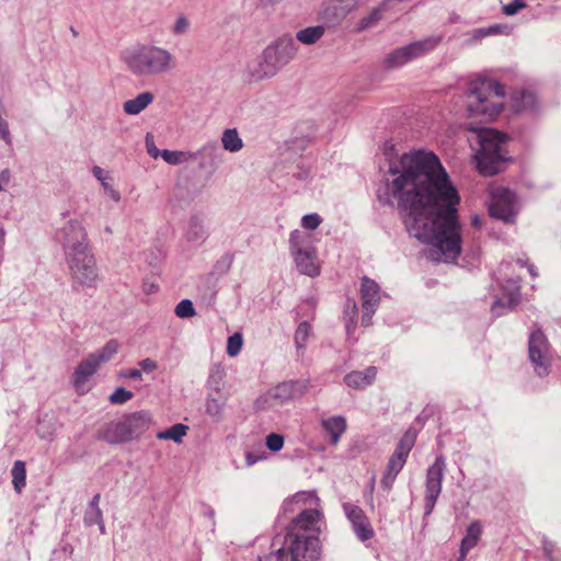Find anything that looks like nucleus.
Returning <instances> with one entry per match:
<instances>
[{
	"label": "nucleus",
	"instance_id": "f257e3e1",
	"mask_svg": "<svg viewBox=\"0 0 561 561\" xmlns=\"http://www.w3.org/2000/svg\"><path fill=\"white\" fill-rule=\"evenodd\" d=\"M386 205L397 204L410 236L433 248L430 256L456 261L461 253L460 197L439 158L432 151L413 150L389 164Z\"/></svg>",
	"mask_w": 561,
	"mask_h": 561
},
{
	"label": "nucleus",
	"instance_id": "f03ea898",
	"mask_svg": "<svg viewBox=\"0 0 561 561\" xmlns=\"http://www.w3.org/2000/svg\"><path fill=\"white\" fill-rule=\"evenodd\" d=\"M322 513L308 508L298 514L282 535L290 561H318L321 554L319 520Z\"/></svg>",
	"mask_w": 561,
	"mask_h": 561
},
{
	"label": "nucleus",
	"instance_id": "7ed1b4c3",
	"mask_svg": "<svg viewBox=\"0 0 561 561\" xmlns=\"http://www.w3.org/2000/svg\"><path fill=\"white\" fill-rule=\"evenodd\" d=\"M126 69L138 79L163 76L176 66L174 55L167 48L148 43H137L121 53Z\"/></svg>",
	"mask_w": 561,
	"mask_h": 561
},
{
	"label": "nucleus",
	"instance_id": "20e7f679",
	"mask_svg": "<svg viewBox=\"0 0 561 561\" xmlns=\"http://www.w3.org/2000/svg\"><path fill=\"white\" fill-rule=\"evenodd\" d=\"M504 85L496 80L481 78L469 83L467 90V110L470 116L492 119L503 108Z\"/></svg>",
	"mask_w": 561,
	"mask_h": 561
},
{
	"label": "nucleus",
	"instance_id": "39448f33",
	"mask_svg": "<svg viewBox=\"0 0 561 561\" xmlns=\"http://www.w3.org/2000/svg\"><path fill=\"white\" fill-rule=\"evenodd\" d=\"M480 149L476 153L477 169L484 176H492L505 170L511 158L505 144L507 136L492 128L478 133Z\"/></svg>",
	"mask_w": 561,
	"mask_h": 561
},
{
	"label": "nucleus",
	"instance_id": "423d86ee",
	"mask_svg": "<svg viewBox=\"0 0 561 561\" xmlns=\"http://www.w3.org/2000/svg\"><path fill=\"white\" fill-rule=\"evenodd\" d=\"M150 424V413L137 411L126 414L118 422L107 424L99 432V438L111 445L127 443L138 439L149 430Z\"/></svg>",
	"mask_w": 561,
	"mask_h": 561
},
{
	"label": "nucleus",
	"instance_id": "0eeeda50",
	"mask_svg": "<svg viewBox=\"0 0 561 561\" xmlns=\"http://www.w3.org/2000/svg\"><path fill=\"white\" fill-rule=\"evenodd\" d=\"M289 250L299 273L316 277L320 274L317 252L311 244V236L300 230H294L289 237Z\"/></svg>",
	"mask_w": 561,
	"mask_h": 561
},
{
	"label": "nucleus",
	"instance_id": "6e6552de",
	"mask_svg": "<svg viewBox=\"0 0 561 561\" xmlns=\"http://www.w3.org/2000/svg\"><path fill=\"white\" fill-rule=\"evenodd\" d=\"M528 358L538 377H547L551 373V345L540 328L531 331L529 334Z\"/></svg>",
	"mask_w": 561,
	"mask_h": 561
},
{
	"label": "nucleus",
	"instance_id": "1a4fd4ad",
	"mask_svg": "<svg viewBox=\"0 0 561 561\" xmlns=\"http://www.w3.org/2000/svg\"><path fill=\"white\" fill-rule=\"evenodd\" d=\"M416 435L411 431H407L398 442L393 454L388 459L385 473L380 480L383 490L390 491L397 479V476L403 469L410 451L415 444Z\"/></svg>",
	"mask_w": 561,
	"mask_h": 561
},
{
	"label": "nucleus",
	"instance_id": "9d476101",
	"mask_svg": "<svg viewBox=\"0 0 561 561\" xmlns=\"http://www.w3.org/2000/svg\"><path fill=\"white\" fill-rule=\"evenodd\" d=\"M73 280L84 287H94L98 280V268L91 250L66 256Z\"/></svg>",
	"mask_w": 561,
	"mask_h": 561
},
{
	"label": "nucleus",
	"instance_id": "9b49d317",
	"mask_svg": "<svg viewBox=\"0 0 561 561\" xmlns=\"http://www.w3.org/2000/svg\"><path fill=\"white\" fill-rule=\"evenodd\" d=\"M118 343L110 340L100 351L89 354L80 362L73 373L75 386H81L93 376L101 364L108 362L118 351Z\"/></svg>",
	"mask_w": 561,
	"mask_h": 561
},
{
	"label": "nucleus",
	"instance_id": "f8f14e48",
	"mask_svg": "<svg viewBox=\"0 0 561 561\" xmlns=\"http://www.w3.org/2000/svg\"><path fill=\"white\" fill-rule=\"evenodd\" d=\"M445 471V457L442 454L437 455L434 462L428 467L426 471L424 495L425 516H430L434 511L436 502L442 493Z\"/></svg>",
	"mask_w": 561,
	"mask_h": 561
},
{
	"label": "nucleus",
	"instance_id": "ddd939ff",
	"mask_svg": "<svg viewBox=\"0 0 561 561\" xmlns=\"http://www.w3.org/2000/svg\"><path fill=\"white\" fill-rule=\"evenodd\" d=\"M490 204L489 213L491 217L512 222L516 216L515 194L507 187L501 185H491L489 187Z\"/></svg>",
	"mask_w": 561,
	"mask_h": 561
},
{
	"label": "nucleus",
	"instance_id": "4468645a",
	"mask_svg": "<svg viewBox=\"0 0 561 561\" xmlns=\"http://www.w3.org/2000/svg\"><path fill=\"white\" fill-rule=\"evenodd\" d=\"M66 256L73 253L90 250L88 233L83 225L76 220H69L58 233Z\"/></svg>",
	"mask_w": 561,
	"mask_h": 561
},
{
	"label": "nucleus",
	"instance_id": "2eb2a0df",
	"mask_svg": "<svg viewBox=\"0 0 561 561\" xmlns=\"http://www.w3.org/2000/svg\"><path fill=\"white\" fill-rule=\"evenodd\" d=\"M280 68L275 58V53L266 47L255 60L248 64L245 76L248 81L259 82L274 77Z\"/></svg>",
	"mask_w": 561,
	"mask_h": 561
},
{
	"label": "nucleus",
	"instance_id": "dca6fc26",
	"mask_svg": "<svg viewBox=\"0 0 561 561\" xmlns=\"http://www.w3.org/2000/svg\"><path fill=\"white\" fill-rule=\"evenodd\" d=\"M359 0H323L320 19L328 27L340 25L354 11Z\"/></svg>",
	"mask_w": 561,
	"mask_h": 561
},
{
	"label": "nucleus",
	"instance_id": "f3484780",
	"mask_svg": "<svg viewBox=\"0 0 561 561\" xmlns=\"http://www.w3.org/2000/svg\"><path fill=\"white\" fill-rule=\"evenodd\" d=\"M343 511L350 520L352 529L358 540L365 542L375 536V530L368 517L359 506L352 503H344Z\"/></svg>",
	"mask_w": 561,
	"mask_h": 561
},
{
	"label": "nucleus",
	"instance_id": "a211bd4d",
	"mask_svg": "<svg viewBox=\"0 0 561 561\" xmlns=\"http://www.w3.org/2000/svg\"><path fill=\"white\" fill-rule=\"evenodd\" d=\"M308 390L305 380H289L277 385L273 390V398L280 402L300 399Z\"/></svg>",
	"mask_w": 561,
	"mask_h": 561
},
{
	"label": "nucleus",
	"instance_id": "6ab92c4d",
	"mask_svg": "<svg viewBox=\"0 0 561 561\" xmlns=\"http://www.w3.org/2000/svg\"><path fill=\"white\" fill-rule=\"evenodd\" d=\"M267 47L275 53V58L280 67L287 65L297 54L296 42L289 35L279 37L275 43Z\"/></svg>",
	"mask_w": 561,
	"mask_h": 561
},
{
	"label": "nucleus",
	"instance_id": "aec40b11",
	"mask_svg": "<svg viewBox=\"0 0 561 561\" xmlns=\"http://www.w3.org/2000/svg\"><path fill=\"white\" fill-rule=\"evenodd\" d=\"M376 375L377 368L369 366L364 371H351L344 377V382L353 389H364L375 381Z\"/></svg>",
	"mask_w": 561,
	"mask_h": 561
},
{
	"label": "nucleus",
	"instance_id": "412c9836",
	"mask_svg": "<svg viewBox=\"0 0 561 561\" xmlns=\"http://www.w3.org/2000/svg\"><path fill=\"white\" fill-rule=\"evenodd\" d=\"M321 426L330 436V444L335 446L340 442L342 435L346 432V419L342 415H335L321 421Z\"/></svg>",
	"mask_w": 561,
	"mask_h": 561
},
{
	"label": "nucleus",
	"instance_id": "4be33fe9",
	"mask_svg": "<svg viewBox=\"0 0 561 561\" xmlns=\"http://www.w3.org/2000/svg\"><path fill=\"white\" fill-rule=\"evenodd\" d=\"M380 287L371 278L364 276L360 285L362 306L378 307L380 301Z\"/></svg>",
	"mask_w": 561,
	"mask_h": 561
},
{
	"label": "nucleus",
	"instance_id": "5701e85b",
	"mask_svg": "<svg viewBox=\"0 0 561 561\" xmlns=\"http://www.w3.org/2000/svg\"><path fill=\"white\" fill-rule=\"evenodd\" d=\"M482 534V526L479 520L472 522L466 531L465 537L460 545V558L459 561H463L467 553L477 546Z\"/></svg>",
	"mask_w": 561,
	"mask_h": 561
},
{
	"label": "nucleus",
	"instance_id": "b1692460",
	"mask_svg": "<svg viewBox=\"0 0 561 561\" xmlns=\"http://www.w3.org/2000/svg\"><path fill=\"white\" fill-rule=\"evenodd\" d=\"M440 35H433L408 44L413 59L423 57L433 51L442 42Z\"/></svg>",
	"mask_w": 561,
	"mask_h": 561
},
{
	"label": "nucleus",
	"instance_id": "393cba45",
	"mask_svg": "<svg viewBox=\"0 0 561 561\" xmlns=\"http://www.w3.org/2000/svg\"><path fill=\"white\" fill-rule=\"evenodd\" d=\"M153 99L151 92H141L136 98L124 102L123 111L128 115H138L153 102Z\"/></svg>",
	"mask_w": 561,
	"mask_h": 561
},
{
	"label": "nucleus",
	"instance_id": "a878e982",
	"mask_svg": "<svg viewBox=\"0 0 561 561\" xmlns=\"http://www.w3.org/2000/svg\"><path fill=\"white\" fill-rule=\"evenodd\" d=\"M288 558L287 550L284 541H282V535H276L271 543V551L259 556V561H286Z\"/></svg>",
	"mask_w": 561,
	"mask_h": 561
},
{
	"label": "nucleus",
	"instance_id": "bb28decb",
	"mask_svg": "<svg viewBox=\"0 0 561 561\" xmlns=\"http://www.w3.org/2000/svg\"><path fill=\"white\" fill-rule=\"evenodd\" d=\"M325 26L324 24L302 28L297 32L296 39L305 45L316 44L324 35Z\"/></svg>",
	"mask_w": 561,
	"mask_h": 561
},
{
	"label": "nucleus",
	"instance_id": "cd10ccee",
	"mask_svg": "<svg viewBox=\"0 0 561 561\" xmlns=\"http://www.w3.org/2000/svg\"><path fill=\"white\" fill-rule=\"evenodd\" d=\"M221 142L222 147L230 152H237L243 147L242 139L239 137L236 128L226 129L222 134Z\"/></svg>",
	"mask_w": 561,
	"mask_h": 561
},
{
	"label": "nucleus",
	"instance_id": "c85d7f7f",
	"mask_svg": "<svg viewBox=\"0 0 561 561\" xmlns=\"http://www.w3.org/2000/svg\"><path fill=\"white\" fill-rule=\"evenodd\" d=\"M12 483L13 488L18 493H21L23 488L26 484V469L25 462L22 460H16L13 463L12 470Z\"/></svg>",
	"mask_w": 561,
	"mask_h": 561
},
{
	"label": "nucleus",
	"instance_id": "c756f323",
	"mask_svg": "<svg viewBox=\"0 0 561 561\" xmlns=\"http://www.w3.org/2000/svg\"><path fill=\"white\" fill-rule=\"evenodd\" d=\"M386 4H381L379 7L374 8L370 12L363 16L357 24L358 31H365L374 25H376L382 18V13L385 12Z\"/></svg>",
	"mask_w": 561,
	"mask_h": 561
},
{
	"label": "nucleus",
	"instance_id": "7c9ffc66",
	"mask_svg": "<svg viewBox=\"0 0 561 561\" xmlns=\"http://www.w3.org/2000/svg\"><path fill=\"white\" fill-rule=\"evenodd\" d=\"M205 408L207 415H209L214 421L218 422L221 420L224 414L225 400L208 396L206 399Z\"/></svg>",
	"mask_w": 561,
	"mask_h": 561
},
{
	"label": "nucleus",
	"instance_id": "2f4dec72",
	"mask_svg": "<svg viewBox=\"0 0 561 561\" xmlns=\"http://www.w3.org/2000/svg\"><path fill=\"white\" fill-rule=\"evenodd\" d=\"M186 425L178 423L163 432H159L157 434V437L159 439H171L174 443H180L182 442V438L186 435Z\"/></svg>",
	"mask_w": 561,
	"mask_h": 561
},
{
	"label": "nucleus",
	"instance_id": "473e14b6",
	"mask_svg": "<svg viewBox=\"0 0 561 561\" xmlns=\"http://www.w3.org/2000/svg\"><path fill=\"white\" fill-rule=\"evenodd\" d=\"M194 157L191 152H184L179 150H168L164 149L161 151V158L169 164L178 165L183 162L188 161Z\"/></svg>",
	"mask_w": 561,
	"mask_h": 561
},
{
	"label": "nucleus",
	"instance_id": "72a5a7b5",
	"mask_svg": "<svg viewBox=\"0 0 561 561\" xmlns=\"http://www.w3.org/2000/svg\"><path fill=\"white\" fill-rule=\"evenodd\" d=\"M83 520L87 526H93L98 524L100 526L101 533L104 534L105 526L101 508H87Z\"/></svg>",
	"mask_w": 561,
	"mask_h": 561
},
{
	"label": "nucleus",
	"instance_id": "f704fd0d",
	"mask_svg": "<svg viewBox=\"0 0 561 561\" xmlns=\"http://www.w3.org/2000/svg\"><path fill=\"white\" fill-rule=\"evenodd\" d=\"M311 333V325L307 321L299 323L295 332V344L298 350L305 348L306 342Z\"/></svg>",
	"mask_w": 561,
	"mask_h": 561
},
{
	"label": "nucleus",
	"instance_id": "c9c22d12",
	"mask_svg": "<svg viewBox=\"0 0 561 561\" xmlns=\"http://www.w3.org/2000/svg\"><path fill=\"white\" fill-rule=\"evenodd\" d=\"M174 312L179 318L182 319L192 318L196 313L193 302L190 299L181 300L176 305Z\"/></svg>",
	"mask_w": 561,
	"mask_h": 561
},
{
	"label": "nucleus",
	"instance_id": "e433bc0d",
	"mask_svg": "<svg viewBox=\"0 0 561 561\" xmlns=\"http://www.w3.org/2000/svg\"><path fill=\"white\" fill-rule=\"evenodd\" d=\"M383 65L389 69L399 68L405 65L399 48L393 49L385 56Z\"/></svg>",
	"mask_w": 561,
	"mask_h": 561
},
{
	"label": "nucleus",
	"instance_id": "4c0bfd02",
	"mask_svg": "<svg viewBox=\"0 0 561 561\" xmlns=\"http://www.w3.org/2000/svg\"><path fill=\"white\" fill-rule=\"evenodd\" d=\"M243 339L241 333H234L228 337L227 354L231 357L237 356L242 347Z\"/></svg>",
	"mask_w": 561,
	"mask_h": 561
},
{
	"label": "nucleus",
	"instance_id": "58836bf2",
	"mask_svg": "<svg viewBox=\"0 0 561 561\" xmlns=\"http://www.w3.org/2000/svg\"><path fill=\"white\" fill-rule=\"evenodd\" d=\"M134 393L123 387L117 388L108 398L112 404H124L133 399Z\"/></svg>",
	"mask_w": 561,
	"mask_h": 561
},
{
	"label": "nucleus",
	"instance_id": "ea45409f",
	"mask_svg": "<svg viewBox=\"0 0 561 561\" xmlns=\"http://www.w3.org/2000/svg\"><path fill=\"white\" fill-rule=\"evenodd\" d=\"M190 240H198L204 239L205 231L203 229V226L201 225L199 220L197 218H192L190 221V229L187 232Z\"/></svg>",
	"mask_w": 561,
	"mask_h": 561
},
{
	"label": "nucleus",
	"instance_id": "a19ab883",
	"mask_svg": "<svg viewBox=\"0 0 561 561\" xmlns=\"http://www.w3.org/2000/svg\"><path fill=\"white\" fill-rule=\"evenodd\" d=\"M266 446L271 451H279L284 446V437L280 434L271 433L266 436Z\"/></svg>",
	"mask_w": 561,
	"mask_h": 561
},
{
	"label": "nucleus",
	"instance_id": "79ce46f5",
	"mask_svg": "<svg viewBox=\"0 0 561 561\" xmlns=\"http://www.w3.org/2000/svg\"><path fill=\"white\" fill-rule=\"evenodd\" d=\"M190 28V21L187 20L186 16L184 15H180L176 18L173 26H172V34L173 35H184L187 33Z\"/></svg>",
	"mask_w": 561,
	"mask_h": 561
},
{
	"label": "nucleus",
	"instance_id": "37998d69",
	"mask_svg": "<svg viewBox=\"0 0 561 561\" xmlns=\"http://www.w3.org/2000/svg\"><path fill=\"white\" fill-rule=\"evenodd\" d=\"M321 222L322 218L316 213L305 215L301 219L302 227L308 230L317 229Z\"/></svg>",
	"mask_w": 561,
	"mask_h": 561
},
{
	"label": "nucleus",
	"instance_id": "c03bdc74",
	"mask_svg": "<svg viewBox=\"0 0 561 561\" xmlns=\"http://www.w3.org/2000/svg\"><path fill=\"white\" fill-rule=\"evenodd\" d=\"M502 26L499 24L489 27L477 28L473 31V38L480 39L489 35L497 34L501 32Z\"/></svg>",
	"mask_w": 561,
	"mask_h": 561
},
{
	"label": "nucleus",
	"instance_id": "a18cd8bd",
	"mask_svg": "<svg viewBox=\"0 0 561 561\" xmlns=\"http://www.w3.org/2000/svg\"><path fill=\"white\" fill-rule=\"evenodd\" d=\"M526 3L524 0H513L511 3L504 5L503 11L506 15H515L519 10L524 9Z\"/></svg>",
	"mask_w": 561,
	"mask_h": 561
},
{
	"label": "nucleus",
	"instance_id": "49530a36",
	"mask_svg": "<svg viewBox=\"0 0 561 561\" xmlns=\"http://www.w3.org/2000/svg\"><path fill=\"white\" fill-rule=\"evenodd\" d=\"M362 308H363L362 324L364 327H369L373 323V316L376 312L377 307L362 306Z\"/></svg>",
	"mask_w": 561,
	"mask_h": 561
},
{
	"label": "nucleus",
	"instance_id": "de8ad7c7",
	"mask_svg": "<svg viewBox=\"0 0 561 561\" xmlns=\"http://www.w3.org/2000/svg\"><path fill=\"white\" fill-rule=\"evenodd\" d=\"M138 366L140 368L139 370H141V373L144 371L147 374L152 373L158 368L157 362H154L151 358H145V359L139 360Z\"/></svg>",
	"mask_w": 561,
	"mask_h": 561
},
{
	"label": "nucleus",
	"instance_id": "09e8293b",
	"mask_svg": "<svg viewBox=\"0 0 561 561\" xmlns=\"http://www.w3.org/2000/svg\"><path fill=\"white\" fill-rule=\"evenodd\" d=\"M146 147H147V152L150 157H152L153 159H157L158 157H161V151L162 150H159L153 140H150L149 139V135H147L146 137Z\"/></svg>",
	"mask_w": 561,
	"mask_h": 561
},
{
	"label": "nucleus",
	"instance_id": "8fccbe9b",
	"mask_svg": "<svg viewBox=\"0 0 561 561\" xmlns=\"http://www.w3.org/2000/svg\"><path fill=\"white\" fill-rule=\"evenodd\" d=\"M119 376L125 377V378H130L133 380H141L142 379L141 370L136 369V368L128 369L126 371H122L119 374Z\"/></svg>",
	"mask_w": 561,
	"mask_h": 561
},
{
	"label": "nucleus",
	"instance_id": "3c124183",
	"mask_svg": "<svg viewBox=\"0 0 561 561\" xmlns=\"http://www.w3.org/2000/svg\"><path fill=\"white\" fill-rule=\"evenodd\" d=\"M102 186L104 187V190L108 193V195L111 196V198L115 202H118L121 199V194L114 190L107 182L106 180L103 181L102 183Z\"/></svg>",
	"mask_w": 561,
	"mask_h": 561
},
{
	"label": "nucleus",
	"instance_id": "603ef678",
	"mask_svg": "<svg viewBox=\"0 0 561 561\" xmlns=\"http://www.w3.org/2000/svg\"><path fill=\"white\" fill-rule=\"evenodd\" d=\"M10 182V171L4 169L0 172V192L4 191V186Z\"/></svg>",
	"mask_w": 561,
	"mask_h": 561
},
{
	"label": "nucleus",
	"instance_id": "864d4df0",
	"mask_svg": "<svg viewBox=\"0 0 561 561\" xmlns=\"http://www.w3.org/2000/svg\"><path fill=\"white\" fill-rule=\"evenodd\" d=\"M399 50H400V53L402 55V58H403L405 64L414 60L412 55H411V50H410L408 45L399 47Z\"/></svg>",
	"mask_w": 561,
	"mask_h": 561
},
{
	"label": "nucleus",
	"instance_id": "5fc2aeb1",
	"mask_svg": "<svg viewBox=\"0 0 561 561\" xmlns=\"http://www.w3.org/2000/svg\"><path fill=\"white\" fill-rule=\"evenodd\" d=\"M142 289L147 294V295H150V294H153V293H157L158 289H159V286L156 285L154 283L152 282H145L144 285H142Z\"/></svg>",
	"mask_w": 561,
	"mask_h": 561
},
{
	"label": "nucleus",
	"instance_id": "6e6d98bb",
	"mask_svg": "<svg viewBox=\"0 0 561 561\" xmlns=\"http://www.w3.org/2000/svg\"><path fill=\"white\" fill-rule=\"evenodd\" d=\"M232 261H233V256L231 254H226L221 261H219L217 263V267L220 266V265H224L225 267V271H228L232 264Z\"/></svg>",
	"mask_w": 561,
	"mask_h": 561
},
{
	"label": "nucleus",
	"instance_id": "4d7b16f0",
	"mask_svg": "<svg viewBox=\"0 0 561 561\" xmlns=\"http://www.w3.org/2000/svg\"><path fill=\"white\" fill-rule=\"evenodd\" d=\"M554 546L551 542L545 541L543 542V552L546 557L552 561V554H553Z\"/></svg>",
	"mask_w": 561,
	"mask_h": 561
},
{
	"label": "nucleus",
	"instance_id": "13d9d810",
	"mask_svg": "<svg viewBox=\"0 0 561 561\" xmlns=\"http://www.w3.org/2000/svg\"><path fill=\"white\" fill-rule=\"evenodd\" d=\"M502 307H504V302L502 301V299H497L492 306L493 314L496 317L502 316L503 312L500 310Z\"/></svg>",
	"mask_w": 561,
	"mask_h": 561
},
{
	"label": "nucleus",
	"instance_id": "bf43d9fd",
	"mask_svg": "<svg viewBox=\"0 0 561 561\" xmlns=\"http://www.w3.org/2000/svg\"><path fill=\"white\" fill-rule=\"evenodd\" d=\"M261 458L259 456H255L252 453H247L245 455V463L247 466H252L256 463Z\"/></svg>",
	"mask_w": 561,
	"mask_h": 561
},
{
	"label": "nucleus",
	"instance_id": "052dcab7",
	"mask_svg": "<svg viewBox=\"0 0 561 561\" xmlns=\"http://www.w3.org/2000/svg\"><path fill=\"white\" fill-rule=\"evenodd\" d=\"M92 172H93V175L102 183L103 181L106 180V178L103 175V169H101L100 167L95 165L93 169H92Z\"/></svg>",
	"mask_w": 561,
	"mask_h": 561
},
{
	"label": "nucleus",
	"instance_id": "680f3d73",
	"mask_svg": "<svg viewBox=\"0 0 561 561\" xmlns=\"http://www.w3.org/2000/svg\"><path fill=\"white\" fill-rule=\"evenodd\" d=\"M100 499H101L100 493H96V494L92 497V500L90 501L88 508H100V507H99Z\"/></svg>",
	"mask_w": 561,
	"mask_h": 561
},
{
	"label": "nucleus",
	"instance_id": "e2e57ef3",
	"mask_svg": "<svg viewBox=\"0 0 561 561\" xmlns=\"http://www.w3.org/2000/svg\"><path fill=\"white\" fill-rule=\"evenodd\" d=\"M527 270L534 278L538 276L537 268L534 264H527Z\"/></svg>",
	"mask_w": 561,
	"mask_h": 561
},
{
	"label": "nucleus",
	"instance_id": "0e129e2a",
	"mask_svg": "<svg viewBox=\"0 0 561 561\" xmlns=\"http://www.w3.org/2000/svg\"><path fill=\"white\" fill-rule=\"evenodd\" d=\"M518 297H519L518 291L515 295H512L510 297V299H508L510 307L513 306V305H516L518 302Z\"/></svg>",
	"mask_w": 561,
	"mask_h": 561
},
{
	"label": "nucleus",
	"instance_id": "69168bd1",
	"mask_svg": "<svg viewBox=\"0 0 561 561\" xmlns=\"http://www.w3.org/2000/svg\"><path fill=\"white\" fill-rule=\"evenodd\" d=\"M4 236H5V231L3 229V227L0 226V240L3 242L4 240Z\"/></svg>",
	"mask_w": 561,
	"mask_h": 561
},
{
	"label": "nucleus",
	"instance_id": "338daca9",
	"mask_svg": "<svg viewBox=\"0 0 561 561\" xmlns=\"http://www.w3.org/2000/svg\"><path fill=\"white\" fill-rule=\"evenodd\" d=\"M516 262H517V264H519L520 266H526V267H527V264H528V263H527V261H524V260H522V259H518Z\"/></svg>",
	"mask_w": 561,
	"mask_h": 561
},
{
	"label": "nucleus",
	"instance_id": "774afa93",
	"mask_svg": "<svg viewBox=\"0 0 561 561\" xmlns=\"http://www.w3.org/2000/svg\"><path fill=\"white\" fill-rule=\"evenodd\" d=\"M473 225H479V219L477 217L473 219Z\"/></svg>",
	"mask_w": 561,
	"mask_h": 561
}]
</instances>
